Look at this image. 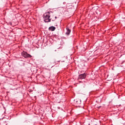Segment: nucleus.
Listing matches in <instances>:
<instances>
[{
	"label": "nucleus",
	"mask_w": 125,
	"mask_h": 125,
	"mask_svg": "<svg viewBox=\"0 0 125 125\" xmlns=\"http://www.w3.org/2000/svg\"><path fill=\"white\" fill-rule=\"evenodd\" d=\"M71 33V29H69V27H66V32L65 33L66 35L69 36Z\"/></svg>",
	"instance_id": "39448f33"
},
{
	"label": "nucleus",
	"mask_w": 125,
	"mask_h": 125,
	"mask_svg": "<svg viewBox=\"0 0 125 125\" xmlns=\"http://www.w3.org/2000/svg\"><path fill=\"white\" fill-rule=\"evenodd\" d=\"M50 13L49 12H47L44 14V22H45L46 23H47L48 22H50L51 19H49L50 18V15H49Z\"/></svg>",
	"instance_id": "f257e3e1"
},
{
	"label": "nucleus",
	"mask_w": 125,
	"mask_h": 125,
	"mask_svg": "<svg viewBox=\"0 0 125 125\" xmlns=\"http://www.w3.org/2000/svg\"><path fill=\"white\" fill-rule=\"evenodd\" d=\"M55 19H57V17H55Z\"/></svg>",
	"instance_id": "6e6552de"
},
{
	"label": "nucleus",
	"mask_w": 125,
	"mask_h": 125,
	"mask_svg": "<svg viewBox=\"0 0 125 125\" xmlns=\"http://www.w3.org/2000/svg\"><path fill=\"white\" fill-rule=\"evenodd\" d=\"M85 78H86V75L85 74V73H84L79 75L78 79L79 80H83V79H85Z\"/></svg>",
	"instance_id": "7ed1b4c3"
},
{
	"label": "nucleus",
	"mask_w": 125,
	"mask_h": 125,
	"mask_svg": "<svg viewBox=\"0 0 125 125\" xmlns=\"http://www.w3.org/2000/svg\"><path fill=\"white\" fill-rule=\"evenodd\" d=\"M21 54L24 58H32V56L25 51L22 52Z\"/></svg>",
	"instance_id": "f03ea898"
},
{
	"label": "nucleus",
	"mask_w": 125,
	"mask_h": 125,
	"mask_svg": "<svg viewBox=\"0 0 125 125\" xmlns=\"http://www.w3.org/2000/svg\"><path fill=\"white\" fill-rule=\"evenodd\" d=\"M58 62H60V61H58Z\"/></svg>",
	"instance_id": "1a4fd4ad"
},
{
	"label": "nucleus",
	"mask_w": 125,
	"mask_h": 125,
	"mask_svg": "<svg viewBox=\"0 0 125 125\" xmlns=\"http://www.w3.org/2000/svg\"><path fill=\"white\" fill-rule=\"evenodd\" d=\"M74 102L76 105H80V104L82 103V101L79 99H76L74 100Z\"/></svg>",
	"instance_id": "20e7f679"
},
{
	"label": "nucleus",
	"mask_w": 125,
	"mask_h": 125,
	"mask_svg": "<svg viewBox=\"0 0 125 125\" xmlns=\"http://www.w3.org/2000/svg\"><path fill=\"white\" fill-rule=\"evenodd\" d=\"M97 9H98V7H94L93 8V10H95V12H96V13H97Z\"/></svg>",
	"instance_id": "0eeeda50"
},
{
	"label": "nucleus",
	"mask_w": 125,
	"mask_h": 125,
	"mask_svg": "<svg viewBox=\"0 0 125 125\" xmlns=\"http://www.w3.org/2000/svg\"><path fill=\"white\" fill-rule=\"evenodd\" d=\"M55 29H56V27H54V26H51L49 27L48 28L49 31H55Z\"/></svg>",
	"instance_id": "423d86ee"
}]
</instances>
